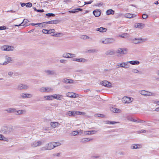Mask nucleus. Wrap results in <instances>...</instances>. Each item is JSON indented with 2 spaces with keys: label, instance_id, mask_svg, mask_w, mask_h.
Masks as SVG:
<instances>
[{
  "label": "nucleus",
  "instance_id": "e2e57ef3",
  "mask_svg": "<svg viewBox=\"0 0 159 159\" xmlns=\"http://www.w3.org/2000/svg\"><path fill=\"white\" fill-rule=\"evenodd\" d=\"M92 2H93V1H89L88 2H84L85 4L84 5H83L82 6H84L85 4H91Z\"/></svg>",
  "mask_w": 159,
  "mask_h": 159
},
{
  "label": "nucleus",
  "instance_id": "f704fd0d",
  "mask_svg": "<svg viewBox=\"0 0 159 159\" xmlns=\"http://www.w3.org/2000/svg\"><path fill=\"white\" fill-rule=\"evenodd\" d=\"M14 48L13 46H6V51H12L14 50Z\"/></svg>",
  "mask_w": 159,
  "mask_h": 159
},
{
  "label": "nucleus",
  "instance_id": "dca6fc26",
  "mask_svg": "<svg viewBox=\"0 0 159 159\" xmlns=\"http://www.w3.org/2000/svg\"><path fill=\"white\" fill-rule=\"evenodd\" d=\"M145 26V25L143 23H136L135 24L134 26L135 28L139 29H142Z\"/></svg>",
  "mask_w": 159,
  "mask_h": 159
},
{
  "label": "nucleus",
  "instance_id": "6e6552de",
  "mask_svg": "<svg viewBox=\"0 0 159 159\" xmlns=\"http://www.w3.org/2000/svg\"><path fill=\"white\" fill-rule=\"evenodd\" d=\"M100 84L102 85L107 88H110L112 87L111 83L107 80H104L101 82Z\"/></svg>",
  "mask_w": 159,
  "mask_h": 159
},
{
  "label": "nucleus",
  "instance_id": "9b49d317",
  "mask_svg": "<svg viewBox=\"0 0 159 159\" xmlns=\"http://www.w3.org/2000/svg\"><path fill=\"white\" fill-rule=\"evenodd\" d=\"M44 72L47 75H57L56 72L54 70H44Z\"/></svg>",
  "mask_w": 159,
  "mask_h": 159
},
{
  "label": "nucleus",
  "instance_id": "79ce46f5",
  "mask_svg": "<svg viewBox=\"0 0 159 159\" xmlns=\"http://www.w3.org/2000/svg\"><path fill=\"white\" fill-rule=\"evenodd\" d=\"M46 24H47L46 22L40 23H38V25H39V26L41 28L44 27L45 26Z\"/></svg>",
  "mask_w": 159,
  "mask_h": 159
},
{
  "label": "nucleus",
  "instance_id": "4c0bfd02",
  "mask_svg": "<svg viewBox=\"0 0 159 159\" xmlns=\"http://www.w3.org/2000/svg\"><path fill=\"white\" fill-rule=\"evenodd\" d=\"M140 146V145H132L130 146V148L131 149L139 148Z\"/></svg>",
  "mask_w": 159,
  "mask_h": 159
},
{
  "label": "nucleus",
  "instance_id": "8fccbe9b",
  "mask_svg": "<svg viewBox=\"0 0 159 159\" xmlns=\"http://www.w3.org/2000/svg\"><path fill=\"white\" fill-rule=\"evenodd\" d=\"M32 4L31 2H28L26 3V7H30L32 6Z\"/></svg>",
  "mask_w": 159,
  "mask_h": 159
},
{
  "label": "nucleus",
  "instance_id": "f03ea898",
  "mask_svg": "<svg viewBox=\"0 0 159 159\" xmlns=\"http://www.w3.org/2000/svg\"><path fill=\"white\" fill-rule=\"evenodd\" d=\"M139 93L141 95L145 96H152L155 95V93L145 91V90L140 91Z\"/></svg>",
  "mask_w": 159,
  "mask_h": 159
},
{
  "label": "nucleus",
  "instance_id": "b1692460",
  "mask_svg": "<svg viewBox=\"0 0 159 159\" xmlns=\"http://www.w3.org/2000/svg\"><path fill=\"white\" fill-rule=\"evenodd\" d=\"M26 112V111L25 110H16L15 114L16 115H22L25 114Z\"/></svg>",
  "mask_w": 159,
  "mask_h": 159
},
{
  "label": "nucleus",
  "instance_id": "13d9d810",
  "mask_svg": "<svg viewBox=\"0 0 159 159\" xmlns=\"http://www.w3.org/2000/svg\"><path fill=\"white\" fill-rule=\"evenodd\" d=\"M148 17V16L145 14H143L142 16V17L143 19H146Z\"/></svg>",
  "mask_w": 159,
  "mask_h": 159
},
{
  "label": "nucleus",
  "instance_id": "a18cd8bd",
  "mask_svg": "<svg viewBox=\"0 0 159 159\" xmlns=\"http://www.w3.org/2000/svg\"><path fill=\"white\" fill-rule=\"evenodd\" d=\"M78 134V133L77 131H74L71 133V135L72 136H75Z\"/></svg>",
  "mask_w": 159,
  "mask_h": 159
},
{
  "label": "nucleus",
  "instance_id": "a211bd4d",
  "mask_svg": "<svg viewBox=\"0 0 159 159\" xmlns=\"http://www.w3.org/2000/svg\"><path fill=\"white\" fill-rule=\"evenodd\" d=\"M66 114L69 116H76L75 111H69L66 112Z\"/></svg>",
  "mask_w": 159,
  "mask_h": 159
},
{
  "label": "nucleus",
  "instance_id": "c85d7f7f",
  "mask_svg": "<svg viewBox=\"0 0 159 159\" xmlns=\"http://www.w3.org/2000/svg\"><path fill=\"white\" fill-rule=\"evenodd\" d=\"M93 13L96 17H98L101 15V11L98 10H95L93 11Z\"/></svg>",
  "mask_w": 159,
  "mask_h": 159
},
{
  "label": "nucleus",
  "instance_id": "7ed1b4c3",
  "mask_svg": "<svg viewBox=\"0 0 159 159\" xmlns=\"http://www.w3.org/2000/svg\"><path fill=\"white\" fill-rule=\"evenodd\" d=\"M54 148L53 142H51L48 143L45 147H43L42 148V150H50L53 149Z\"/></svg>",
  "mask_w": 159,
  "mask_h": 159
},
{
  "label": "nucleus",
  "instance_id": "0eeeda50",
  "mask_svg": "<svg viewBox=\"0 0 159 159\" xmlns=\"http://www.w3.org/2000/svg\"><path fill=\"white\" fill-rule=\"evenodd\" d=\"M128 51L127 48H119L116 51V52L117 53L125 54L127 53Z\"/></svg>",
  "mask_w": 159,
  "mask_h": 159
},
{
  "label": "nucleus",
  "instance_id": "338daca9",
  "mask_svg": "<svg viewBox=\"0 0 159 159\" xmlns=\"http://www.w3.org/2000/svg\"><path fill=\"white\" fill-rule=\"evenodd\" d=\"M60 62L61 63H65L66 62V60L64 59H61L60 60Z\"/></svg>",
  "mask_w": 159,
  "mask_h": 159
},
{
  "label": "nucleus",
  "instance_id": "49530a36",
  "mask_svg": "<svg viewBox=\"0 0 159 159\" xmlns=\"http://www.w3.org/2000/svg\"><path fill=\"white\" fill-rule=\"evenodd\" d=\"M34 9V11H37L38 12H44V10L43 9L42 10H38L36 9V8L34 7H33Z\"/></svg>",
  "mask_w": 159,
  "mask_h": 159
},
{
  "label": "nucleus",
  "instance_id": "3c124183",
  "mask_svg": "<svg viewBox=\"0 0 159 159\" xmlns=\"http://www.w3.org/2000/svg\"><path fill=\"white\" fill-rule=\"evenodd\" d=\"M1 49L2 51H6V45H4L1 47Z\"/></svg>",
  "mask_w": 159,
  "mask_h": 159
},
{
  "label": "nucleus",
  "instance_id": "393cba45",
  "mask_svg": "<svg viewBox=\"0 0 159 159\" xmlns=\"http://www.w3.org/2000/svg\"><path fill=\"white\" fill-rule=\"evenodd\" d=\"M96 30L100 32L103 33L106 32L107 29L106 28L101 27L97 28L96 29Z\"/></svg>",
  "mask_w": 159,
  "mask_h": 159
},
{
  "label": "nucleus",
  "instance_id": "c756f323",
  "mask_svg": "<svg viewBox=\"0 0 159 159\" xmlns=\"http://www.w3.org/2000/svg\"><path fill=\"white\" fill-rule=\"evenodd\" d=\"M97 132V131L95 130L92 131H85L84 133L86 135L94 134H95Z\"/></svg>",
  "mask_w": 159,
  "mask_h": 159
},
{
  "label": "nucleus",
  "instance_id": "774afa93",
  "mask_svg": "<svg viewBox=\"0 0 159 159\" xmlns=\"http://www.w3.org/2000/svg\"><path fill=\"white\" fill-rule=\"evenodd\" d=\"M8 74L10 76H12L13 74V72L12 71L9 72L8 73Z\"/></svg>",
  "mask_w": 159,
  "mask_h": 159
},
{
  "label": "nucleus",
  "instance_id": "052dcab7",
  "mask_svg": "<svg viewBox=\"0 0 159 159\" xmlns=\"http://www.w3.org/2000/svg\"><path fill=\"white\" fill-rule=\"evenodd\" d=\"M69 12L70 13H75L76 12H77V11L76 10V9H75L73 10L69 11Z\"/></svg>",
  "mask_w": 159,
  "mask_h": 159
},
{
  "label": "nucleus",
  "instance_id": "0e129e2a",
  "mask_svg": "<svg viewBox=\"0 0 159 159\" xmlns=\"http://www.w3.org/2000/svg\"><path fill=\"white\" fill-rule=\"evenodd\" d=\"M102 3H97L95 4V6L100 7V6H102Z\"/></svg>",
  "mask_w": 159,
  "mask_h": 159
},
{
  "label": "nucleus",
  "instance_id": "4468645a",
  "mask_svg": "<svg viewBox=\"0 0 159 159\" xmlns=\"http://www.w3.org/2000/svg\"><path fill=\"white\" fill-rule=\"evenodd\" d=\"M72 61H76L77 62H85L87 61V60L83 58H73Z\"/></svg>",
  "mask_w": 159,
  "mask_h": 159
},
{
  "label": "nucleus",
  "instance_id": "a878e982",
  "mask_svg": "<svg viewBox=\"0 0 159 159\" xmlns=\"http://www.w3.org/2000/svg\"><path fill=\"white\" fill-rule=\"evenodd\" d=\"M58 20H54L46 22L47 24H57L59 22Z\"/></svg>",
  "mask_w": 159,
  "mask_h": 159
},
{
  "label": "nucleus",
  "instance_id": "ea45409f",
  "mask_svg": "<svg viewBox=\"0 0 159 159\" xmlns=\"http://www.w3.org/2000/svg\"><path fill=\"white\" fill-rule=\"evenodd\" d=\"M53 143L54 144V148L59 146L61 145V143L59 142H53Z\"/></svg>",
  "mask_w": 159,
  "mask_h": 159
},
{
  "label": "nucleus",
  "instance_id": "5701e85b",
  "mask_svg": "<svg viewBox=\"0 0 159 159\" xmlns=\"http://www.w3.org/2000/svg\"><path fill=\"white\" fill-rule=\"evenodd\" d=\"M124 17L126 18H131L134 17H135L136 15L129 13H126L124 15Z\"/></svg>",
  "mask_w": 159,
  "mask_h": 159
},
{
  "label": "nucleus",
  "instance_id": "20e7f679",
  "mask_svg": "<svg viewBox=\"0 0 159 159\" xmlns=\"http://www.w3.org/2000/svg\"><path fill=\"white\" fill-rule=\"evenodd\" d=\"M4 59L5 60V61L4 62H0V65H6L12 61V58L8 56H5L4 57Z\"/></svg>",
  "mask_w": 159,
  "mask_h": 159
},
{
  "label": "nucleus",
  "instance_id": "1a4fd4ad",
  "mask_svg": "<svg viewBox=\"0 0 159 159\" xmlns=\"http://www.w3.org/2000/svg\"><path fill=\"white\" fill-rule=\"evenodd\" d=\"M62 57L66 58H73L75 57V55L70 53L66 52L63 54Z\"/></svg>",
  "mask_w": 159,
  "mask_h": 159
},
{
  "label": "nucleus",
  "instance_id": "603ef678",
  "mask_svg": "<svg viewBox=\"0 0 159 159\" xmlns=\"http://www.w3.org/2000/svg\"><path fill=\"white\" fill-rule=\"evenodd\" d=\"M46 16L49 17L54 16L55 14L53 13H47L46 14Z\"/></svg>",
  "mask_w": 159,
  "mask_h": 159
},
{
  "label": "nucleus",
  "instance_id": "4d7b16f0",
  "mask_svg": "<svg viewBox=\"0 0 159 159\" xmlns=\"http://www.w3.org/2000/svg\"><path fill=\"white\" fill-rule=\"evenodd\" d=\"M42 31L43 33L48 34V30L43 29Z\"/></svg>",
  "mask_w": 159,
  "mask_h": 159
},
{
  "label": "nucleus",
  "instance_id": "09e8293b",
  "mask_svg": "<svg viewBox=\"0 0 159 159\" xmlns=\"http://www.w3.org/2000/svg\"><path fill=\"white\" fill-rule=\"evenodd\" d=\"M81 38L84 39H89V37L87 35H82Z\"/></svg>",
  "mask_w": 159,
  "mask_h": 159
},
{
  "label": "nucleus",
  "instance_id": "58836bf2",
  "mask_svg": "<svg viewBox=\"0 0 159 159\" xmlns=\"http://www.w3.org/2000/svg\"><path fill=\"white\" fill-rule=\"evenodd\" d=\"M108 44L111 43H114L115 40L113 38H107Z\"/></svg>",
  "mask_w": 159,
  "mask_h": 159
},
{
  "label": "nucleus",
  "instance_id": "f8f14e48",
  "mask_svg": "<svg viewBox=\"0 0 159 159\" xmlns=\"http://www.w3.org/2000/svg\"><path fill=\"white\" fill-rule=\"evenodd\" d=\"M21 97L23 98H30L33 97V95L29 93H21L20 94Z\"/></svg>",
  "mask_w": 159,
  "mask_h": 159
},
{
  "label": "nucleus",
  "instance_id": "ddd939ff",
  "mask_svg": "<svg viewBox=\"0 0 159 159\" xmlns=\"http://www.w3.org/2000/svg\"><path fill=\"white\" fill-rule=\"evenodd\" d=\"M120 64L121 67H122L125 69H128L130 67V65L128 63V61L121 62L120 63Z\"/></svg>",
  "mask_w": 159,
  "mask_h": 159
},
{
  "label": "nucleus",
  "instance_id": "c9c22d12",
  "mask_svg": "<svg viewBox=\"0 0 159 159\" xmlns=\"http://www.w3.org/2000/svg\"><path fill=\"white\" fill-rule=\"evenodd\" d=\"M45 99V100H52L53 99H52V95L51 96H44L43 97Z\"/></svg>",
  "mask_w": 159,
  "mask_h": 159
},
{
  "label": "nucleus",
  "instance_id": "e433bc0d",
  "mask_svg": "<svg viewBox=\"0 0 159 159\" xmlns=\"http://www.w3.org/2000/svg\"><path fill=\"white\" fill-rule=\"evenodd\" d=\"M64 34L62 33L56 32L55 33V34L54 35L55 37H61L63 36Z\"/></svg>",
  "mask_w": 159,
  "mask_h": 159
},
{
  "label": "nucleus",
  "instance_id": "4be33fe9",
  "mask_svg": "<svg viewBox=\"0 0 159 159\" xmlns=\"http://www.w3.org/2000/svg\"><path fill=\"white\" fill-rule=\"evenodd\" d=\"M5 111L9 113H15L16 111V109L14 108H8L5 109Z\"/></svg>",
  "mask_w": 159,
  "mask_h": 159
},
{
  "label": "nucleus",
  "instance_id": "2f4dec72",
  "mask_svg": "<svg viewBox=\"0 0 159 159\" xmlns=\"http://www.w3.org/2000/svg\"><path fill=\"white\" fill-rule=\"evenodd\" d=\"M115 11L112 9L107 10L106 12V15H109L110 14L113 15L114 14Z\"/></svg>",
  "mask_w": 159,
  "mask_h": 159
},
{
  "label": "nucleus",
  "instance_id": "9d476101",
  "mask_svg": "<svg viewBox=\"0 0 159 159\" xmlns=\"http://www.w3.org/2000/svg\"><path fill=\"white\" fill-rule=\"evenodd\" d=\"M29 88V86L26 85L20 84L16 87L17 90L26 89Z\"/></svg>",
  "mask_w": 159,
  "mask_h": 159
},
{
  "label": "nucleus",
  "instance_id": "473e14b6",
  "mask_svg": "<svg viewBox=\"0 0 159 159\" xmlns=\"http://www.w3.org/2000/svg\"><path fill=\"white\" fill-rule=\"evenodd\" d=\"M62 96L59 94L52 95V99L54 98L58 100H61Z\"/></svg>",
  "mask_w": 159,
  "mask_h": 159
},
{
  "label": "nucleus",
  "instance_id": "bb28decb",
  "mask_svg": "<svg viewBox=\"0 0 159 159\" xmlns=\"http://www.w3.org/2000/svg\"><path fill=\"white\" fill-rule=\"evenodd\" d=\"M115 54V52L113 50H109L106 52V54L107 55H112Z\"/></svg>",
  "mask_w": 159,
  "mask_h": 159
},
{
  "label": "nucleus",
  "instance_id": "a19ab883",
  "mask_svg": "<svg viewBox=\"0 0 159 159\" xmlns=\"http://www.w3.org/2000/svg\"><path fill=\"white\" fill-rule=\"evenodd\" d=\"M76 115H84L85 114V113L84 112H80L78 111H75Z\"/></svg>",
  "mask_w": 159,
  "mask_h": 159
},
{
  "label": "nucleus",
  "instance_id": "680f3d73",
  "mask_svg": "<svg viewBox=\"0 0 159 159\" xmlns=\"http://www.w3.org/2000/svg\"><path fill=\"white\" fill-rule=\"evenodd\" d=\"M89 52H97V50L95 49H92L89 51Z\"/></svg>",
  "mask_w": 159,
  "mask_h": 159
},
{
  "label": "nucleus",
  "instance_id": "37998d69",
  "mask_svg": "<svg viewBox=\"0 0 159 159\" xmlns=\"http://www.w3.org/2000/svg\"><path fill=\"white\" fill-rule=\"evenodd\" d=\"M53 89L50 87H45L46 92H50L52 91Z\"/></svg>",
  "mask_w": 159,
  "mask_h": 159
},
{
  "label": "nucleus",
  "instance_id": "864d4df0",
  "mask_svg": "<svg viewBox=\"0 0 159 159\" xmlns=\"http://www.w3.org/2000/svg\"><path fill=\"white\" fill-rule=\"evenodd\" d=\"M132 72L134 73H137L139 72V71L136 69H133L132 70Z\"/></svg>",
  "mask_w": 159,
  "mask_h": 159
},
{
  "label": "nucleus",
  "instance_id": "69168bd1",
  "mask_svg": "<svg viewBox=\"0 0 159 159\" xmlns=\"http://www.w3.org/2000/svg\"><path fill=\"white\" fill-rule=\"evenodd\" d=\"M146 131L145 130L141 129L139 131H137L138 133H145Z\"/></svg>",
  "mask_w": 159,
  "mask_h": 159
},
{
  "label": "nucleus",
  "instance_id": "f257e3e1",
  "mask_svg": "<svg viewBox=\"0 0 159 159\" xmlns=\"http://www.w3.org/2000/svg\"><path fill=\"white\" fill-rule=\"evenodd\" d=\"M13 130L12 126H4L1 129L0 132L4 134H8L12 131Z\"/></svg>",
  "mask_w": 159,
  "mask_h": 159
},
{
  "label": "nucleus",
  "instance_id": "7c9ffc66",
  "mask_svg": "<svg viewBox=\"0 0 159 159\" xmlns=\"http://www.w3.org/2000/svg\"><path fill=\"white\" fill-rule=\"evenodd\" d=\"M93 140L92 139H89L87 138H84L82 139L81 140V142L82 143H86L87 142Z\"/></svg>",
  "mask_w": 159,
  "mask_h": 159
},
{
  "label": "nucleus",
  "instance_id": "c03bdc74",
  "mask_svg": "<svg viewBox=\"0 0 159 159\" xmlns=\"http://www.w3.org/2000/svg\"><path fill=\"white\" fill-rule=\"evenodd\" d=\"M55 30L54 29L48 30V34H51L52 33H55Z\"/></svg>",
  "mask_w": 159,
  "mask_h": 159
},
{
  "label": "nucleus",
  "instance_id": "72a5a7b5",
  "mask_svg": "<svg viewBox=\"0 0 159 159\" xmlns=\"http://www.w3.org/2000/svg\"><path fill=\"white\" fill-rule=\"evenodd\" d=\"M0 140H3L6 142L8 141V139L5 137L3 135L0 134Z\"/></svg>",
  "mask_w": 159,
  "mask_h": 159
},
{
  "label": "nucleus",
  "instance_id": "6e6d98bb",
  "mask_svg": "<svg viewBox=\"0 0 159 159\" xmlns=\"http://www.w3.org/2000/svg\"><path fill=\"white\" fill-rule=\"evenodd\" d=\"M100 157V156L99 155H97V156H92V158L93 159H94L95 158H98Z\"/></svg>",
  "mask_w": 159,
  "mask_h": 159
},
{
  "label": "nucleus",
  "instance_id": "cd10ccee",
  "mask_svg": "<svg viewBox=\"0 0 159 159\" xmlns=\"http://www.w3.org/2000/svg\"><path fill=\"white\" fill-rule=\"evenodd\" d=\"M128 63H130L132 65H138L140 63V62L138 61H128Z\"/></svg>",
  "mask_w": 159,
  "mask_h": 159
},
{
  "label": "nucleus",
  "instance_id": "5fc2aeb1",
  "mask_svg": "<svg viewBox=\"0 0 159 159\" xmlns=\"http://www.w3.org/2000/svg\"><path fill=\"white\" fill-rule=\"evenodd\" d=\"M28 21V20L27 19H24L23 22H21V24H22L23 23H24V25H25L27 23Z\"/></svg>",
  "mask_w": 159,
  "mask_h": 159
},
{
  "label": "nucleus",
  "instance_id": "f3484780",
  "mask_svg": "<svg viewBox=\"0 0 159 159\" xmlns=\"http://www.w3.org/2000/svg\"><path fill=\"white\" fill-rule=\"evenodd\" d=\"M143 39L141 38H135L133 40V42L135 44L140 43L143 41Z\"/></svg>",
  "mask_w": 159,
  "mask_h": 159
},
{
  "label": "nucleus",
  "instance_id": "de8ad7c7",
  "mask_svg": "<svg viewBox=\"0 0 159 159\" xmlns=\"http://www.w3.org/2000/svg\"><path fill=\"white\" fill-rule=\"evenodd\" d=\"M39 91L42 93L46 92H45V87H42L40 88L39 90Z\"/></svg>",
  "mask_w": 159,
  "mask_h": 159
},
{
  "label": "nucleus",
  "instance_id": "39448f33",
  "mask_svg": "<svg viewBox=\"0 0 159 159\" xmlns=\"http://www.w3.org/2000/svg\"><path fill=\"white\" fill-rule=\"evenodd\" d=\"M133 100V98L129 97H124L122 98V102L124 103H129Z\"/></svg>",
  "mask_w": 159,
  "mask_h": 159
},
{
  "label": "nucleus",
  "instance_id": "6ab92c4d",
  "mask_svg": "<svg viewBox=\"0 0 159 159\" xmlns=\"http://www.w3.org/2000/svg\"><path fill=\"white\" fill-rule=\"evenodd\" d=\"M60 125L59 123L57 122H51L50 123V125L53 128H55Z\"/></svg>",
  "mask_w": 159,
  "mask_h": 159
},
{
  "label": "nucleus",
  "instance_id": "bf43d9fd",
  "mask_svg": "<svg viewBox=\"0 0 159 159\" xmlns=\"http://www.w3.org/2000/svg\"><path fill=\"white\" fill-rule=\"evenodd\" d=\"M6 29V26H3L0 27V30H5Z\"/></svg>",
  "mask_w": 159,
  "mask_h": 159
},
{
  "label": "nucleus",
  "instance_id": "423d86ee",
  "mask_svg": "<svg viewBox=\"0 0 159 159\" xmlns=\"http://www.w3.org/2000/svg\"><path fill=\"white\" fill-rule=\"evenodd\" d=\"M42 142L40 141H35L31 144V146L32 148H35L41 146Z\"/></svg>",
  "mask_w": 159,
  "mask_h": 159
},
{
  "label": "nucleus",
  "instance_id": "aec40b11",
  "mask_svg": "<svg viewBox=\"0 0 159 159\" xmlns=\"http://www.w3.org/2000/svg\"><path fill=\"white\" fill-rule=\"evenodd\" d=\"M62 81L63 83L66 84H72L74 81L72 79H68L66 78L63 79Z\"/></svg>",
  "mask_w": 159,
  "mask_h": 159
},
{
  "label": "nucleus",
  "instance_id": "412c9836",
  "mask_svg": "<svg viewBox=\"0 0 159 159\" xmlns=\"http://www.w3.org/2000/svg\"><path fill=\"white\" fill-rule=\"evenodd\" d=\"M110 110L111 112L114 113H120L121 111L120 110L113 107L110 108Z\"/></svg>",
  "mask_w": 159,
  "mask_h": 159
},
{
  "label": "nucleus",
  "instance_id": "2eb2a0df",
  "mask_svg": "<svg viewBox=\"0 0 159 159\" xmlns=\"http://www.w3.org/2000/svg\"><path fill=\"white\" fill-rule=\"evenodd\" d=\"M76 96L75 94L73 92H68L66 94V96L69 97L76 98L78 97V95Z\"/></svg>",
  "mask_w": 159,
  "mask_h": 159
}]
</instances>
